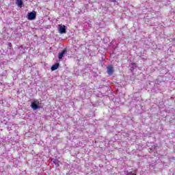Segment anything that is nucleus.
<instances>
[{"label": "nucleus", "mask_w": 175, "mask_h": 175, "mask_svg": "<svg viewBox=\"0 0 175 175\" xmlns=\"http://www.w3.org/2000/svg\"><path fill=\"white\" fill-rule=\"evenodd\" d=\"M107 72L109 76L113 75V73H114V67L113 65H109L107 67Z\"/></svg>", "instance_id": "f257e3e1"}, {"label": "nucleus", "mask_w": 175, "mask_h": 175, "mask_svg": "<svg viewBox=\"0 0 175 175\" xmlns=\"http://www.w3.org/2000/svg\"><path fill=\"white\" fill-rule=\"evenodd\" d=\"M27 18L29 20H35L36 18V12H29Z\"/></svg>", "instance_id": "f03ea898"}, {"label": "nucleus", "mask_w": 175, "mask_h": 175, "mask_svg": "<svg viewBox=\"0 0 175 175\" xmlns=\"http://www.w3.org/2000/svg\"><path fill=\"white\" fill-rule=\"evenodd\" d=\"M67 53H68V49H66V48L64 49L63 51H62V52L58 54L59 59H62L65 54H66Z\"/></svg>", "instance_id": "7ed1b4c3"}, {"label": "nucleus", "mask_w": 175, "mask_h": 175, "mask_svg": "<svg viewBox=\"0 0 175 175\" xmlns=\"http://www.w3.org/2000/svg\"><path fill=\"white\" fill-rule=\"evenodd\" d=\"M59 31L60 32V33H66V27L65 25H59Z\"/></svg>", "instance_id": "20e7f679"}, {"label": "nucleus", "mask_w": 175, "mask_h": 175, "mask_svg": "<svg viewBox=\"0 0 175 175\" xmlns=\"http://www.w3.org/2000/svg\"><path fill=\"white\" fill-rule=\"evenodd\" d=\"M59 68V63H55V64H53L51 69L52 71H54V70H57V69Z\"/></svg>", "instance_id": "39448f33"}, {"label": "nucleus", "mask_w": 175, "mask_h": 175, "mask_svg": "<svg viewBox=\"0 0 175 175\" xmlns=\"http://www.w3.org/2000/svg\"><path fill=\"white\" fill-rule=\"evenodd\" d=\"M31 107L33 109V110H37V109H39V105H38L36 103L33 102L31 103Z\"/></svg>", "instance_id": "423d86ee"}, {"label": "nucleus", "mask_w": 175, "mask_h": 175, "mask_svg": "<svg viewBox=\"0 0 175 175\" xmlns=\"http://www.w3.org/2000/svg\"><path fill=\"white\" fill-rule=\"evenodd\" d=\"M18 6H23V0H17Z\"/></svg>", "instance_id": "0eeeda50"}, {"label": "nucleus", "mask_w": 175, "mask_h": 175, "mask_svg": "<svg viewBox=\"0 0 175 175\" xmlns=\"http://www.w3.org/2000/svg\"><path fill=\"white\" fill-rule=\"evenodd\" d=\"M9 46H12V43H9Z\"/></svg>", "instance_id": "6e6552de"}]
</instances>
